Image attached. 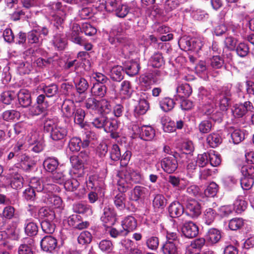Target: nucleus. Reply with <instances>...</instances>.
<instances>
[{
	"instance_id": "55",
	"label": "nucleus",
	"mask_w": 254,
	"mask_h": 254,
	"mask_svg": "<svg viewBox=\"0 0 254 254\" xmlns=\"http://www.w3.org/2000/svg\"><path fill=\"white\" fill-rule=\"evenodd\" d=\"M46 96L44 94H40L36 99V103L39 106V109L42 110L46 111L49 106V102L47 100Z\"/></svg>"
},
{
	"instance_id": "22",
	"label": "nucleus",
	"mask_w": 254,
	"mask_h": 254,
	"mask_svg": "<svg viewBox=\"0 0 254 254\" xmlns=\"http://www.w3.org/2000/svg\"><path fill=\"white\" fill-rule=\"evenodd\" d=\"M59 162L55 157H47L43 162V166L45 170L49 172L53 173L58 171Z\"/></svg>"
},
{
	"instance_id": "10",
	"label": "nucleus",
	"mask_w": 254,
	"mask_h": 254,
	"mask_svg": "<svg viewBox=\"0 0 254 254\" xmlns=\"http://www.w3.org/2000/svg\"><path fill=\"white\" fill-rule=\"evenodd\" d=\"M86 182L88 189L98 191L100 196H104L105 193L104 185L102 182L100 183L99 182L96 176H89Z\"/></svg>"
},
{
	"instance_id": "64",
	"label": "nucleus",
	"mask_w": 254,
	"mask_h": 254,
	"mask_svg": "<svg viewBox=\"0 0 254 254\" xmlns=\"http://www.w3.org/2000/svg\"><path fill=\"white\" fill-rule=\"evenodd\" d=\"M243 177L254 178V166L251 164L243 166L241 169Z\"/></svg>"
},
{
	"instance_id": "32",
	"label": "nucleus",
	"mask_w": 254,
	"mask_h": 254,
	"mask_svg": "<svg viewBox=\"0 0 254 254\" xmlns=\"http://www.w3.org/2000/svg\"><path fill=\"white\" fill-rule=\"evenodd\" d=\"M77 91L79 94L84 93L88 89L89 85L87 80L82 77L77 78L74 80Z\"/></svg>"
},
{
	"instance_id": "45",
	"label": "nucleus",
	"mask_w": 254,
	"mask_h": 254,
	"mask_svg": "<svg viewBox=\"0 0 254 254\" xmlns=\"http://www.w3.org/2000/svg\"><path fill=\"white\" fill-rule=\"evenodd\" d=\"M44 93L47 97H52L56 95L59 91V88L57 84H51L49 85H45L42 88Z\"/></svg>"
},
{
	"instance_id": "2",
	"label": "nucleus",
	"mask_w": 254,
	"mask_h": 254,
	"mask_svg": "<svg viewBox=\"0 0 254 254\" xmlns=\"http://www.w3.org/2000/svg\"><path fill=\"white\" fill-rule=\"evenodd\" d=\"M231 92L228 87H222L219 89L214 99L215 104L223 112L226 111L230 105Z\"/></svg>"
},
{
	"instance_id": "34",
	"label": "nucleus",
	"mask_w": 254,
	"mask_h": 254,
	"mask_svg": "<svg viewBox=\"0 0 254 254\" xmlns=\"http://www.w3.org/2000/svg\"><path fill=\"white\" fill-rule=\"evenodd\" d=\"M247 202L242 196H238L234 203V208L238 213H241L245 211L247 207Z\"/></svg>"
},
{
	"instance_id": "24",
	"label": "nucleus",
	"mask_w": 254,
	"mask_h": 254,
	"mask_svg": "<svg viewBox=\"0 0 254 254\" xmlns=\"http://www.w3.org/2000/svg\"><path fill=\"white\" fill-rule=\"evenodd\" d=\"M81 32H82V27L81 28L78 24L73 23L70 37L71 41L76 44H81L82 38L79 36Z\"/></svg>"
},
{
	"instance_id": "11",
	"label": "nucleus",
	"mask_w": 254,
	"mask_h": 254,
	"mask_svg": "<svg viewBox=\"0 0 254 254\" xmlns=\"http://www.w3.org/2000/svg\"><path fill=\"white\" fill-rule=\"evenodd\" d=\"M161 166L165 172L171 174L177 169L178 162L174 156L167 157L161 160Z\"/></svg>"
},
{
	"instance_id": "39",
	"label": "nucleus",
	"mask_w": 254,
	"mask_h": 254,
	"mask_svg": "<svg viewBox=\"0 0 254 254\" xmlns=\"http://www.w3.org/2000/svg\"><path fill=\"white\" fill-rule=\"evenodd\" d=\"M177 92L181 97H187L190 96L192 89L189 84H182L177 88Z\"/></svg>"
},
{
	"instance_id": "53",
	"label": "nucleus",
	"mask_w": 254,
	"mask_h": 254,
	"mask_svg": "<svg viewBox=\"0 0 254 254\" xmlns=\"http://www.w3.org/2000/svg\"><path fill=\"white\" fill-rule=\"evenodd\" d=\"M132 89L129 81L125 80L121 83L120 93L125 97H130L132 92Z\"/></svg>"
},
{
	"instance_id": "50",
	"label": "nucleus",
	"mask_w": 254,
	"mask_h": 254,
	"mask_svg": "<svg viewBox=\"0 0 254 254\" xmlns=\"http://www.w3.org/2000/svg\"><path fill=\"white\" fill-rule=\"evenodd\" d=\"M149 108V104L144 99L140 100L138 105L135 107L134 112L135 114L140 115L144 114Z\"/></svg>"
},
{
	"instance_id": "48",
	"label": "nucleus",
	"mask_w": 254,
	"mask_h": 254,
	"mask_svg": "<svg viewBox=\"0 0 254 254\" xmlns=\"http://www.w3.org/2000/svg\"><path fill=\"white\" fill-rule=\"evenodd\" d=\"M222 112L215 110L213 108H209L205 112V114L210 116V118L215 122H220L222 121L223 116Z\"/></svg>"
},
{
	"instance_id": "16",
	"label": "nucleus",
	"mask_w": 254,
	"mask_h": 254,
	"mask_svg": "<svg viewBox=\"0 0 254 254\" xmlns=\"http://www.w3.org/2000/svg\"><path fill=\"white\" fill-rule=\"evenodd\" d=\"M53 44L58 50H64L66 45V39L65 34L61 30L56 32L53 36Z\"/></svg>"
},
{
	"instance_id": "27",
	"label": "nucleus",
	"mask_w": 254,
	"mask_h": 254,
	"mask_svg": "<svg viewBox=\"0 0 254 254\" xmlns=\"http://www.w3.org/2000/svg\"><path fill=\"white\" fill-rule=\"evenodd\" d=\"M33 240L31 239L26 240V243L21 244L18 249V254H33Z\"/></svg>"
},
{
	"instance_id": "35",
	"label": "nucleus",
	"mask_w": 254,
	"mask_h": 254,
	"mask_svg": "<svg viewBox=\"0 0 254 254\" xmlns=\"http://www.w3.org/2000/svg\"><path fill=\"white\" fill-rule=\"evenodd\" d=\"M217 213L211 208H206L203 212V219L205 223L209 225L214 221Z\"/></svg>"
},
{
	"instance_id": "54",
	"label": "nucleus",
	"mask_w": 254,
	"mask_h": 254,
	"mask_svg": "<svg viewBox=\"0 0 254 254\" xmlns=\"http://www.w3.org/2000/svg\"><path fill=\"white\" fill-rule=\"evenodd\" d=\"M218 190V186L214 182L210 183L204 191L207 197H213L216 195Z\"/></svg>"
},
{
	"instance_id": "5",
	"label": "nucleus",
	"mask_w": 254,
	"mask_h": 254,
	"mask_svg": "<svg viewBox=\"0 0 254 254\" xmlns=\"http://www.w3.org/2000/svg\"><path fill=\"white\" fill-rule=\"evenodd\" d=\"M49 30L46 27H41L36 24L33 29L29 32L27 40L29 43L40 45L42 43L44 37L48 35Z\"/></svg>"
},
{
	"instance_id": "31",
	"label": "nucleus",
	"mask_w": 254,
	"mask_h": 254,
	"mask_svg": "<svg viewBox=\"0 0 254 254\" xmlns=\"http://www.w3.org/2000/svg\"><path fill=\"white\" fill-rule=\"evenodd\" d=\"M99 100L94 98H88L85 102V106L88 111L93 114L98 113Z\"/></svg>"
},
{
	"instance_id": "37",
	"label": "nucleus",
	"mask_w": 254,
	"mask_h": 254,
	"mask_svg": "<svg viewBox=\"0 0 254 254\" xmlns=\"http://www.w3.org/2000/svg\"><path fill=\"white\" fill-rule=\"evenodd\" d=\"M98 113L107 114L111 111L112 107L110 102L106 99L99 100Z\"/></svg>"
},
{
	"instance_id": "26",
	"label": "nucleus",
	"mask_w": 254,
	"mask_h": 254,
	"mask_svg": "<svg viewBox=\"0 0 254 254\" xmlns=\"http://www.w3.org/2000/svg\"><path fill=\"white\" fill-rule=\"evenodd\" d=\"M53 191H47L45 195L44 196V200L47 199L46 202L47 203L55 206V207H59L62 204V199L59 196L53 194Z\"/></svg>"
},
{
	"instance_id": "56",
	"label": "nucleus",
	"mask_w": 254,
	"mask_h": 254,
	"mask_svg": "<svg viewBox=\"0 0 254 254\" xmlns=\"http://www.w3.org/2000/svg\"><path fill=\"white\" fill-rule=\"evenodd\" d=\"M232 142L234 144H239L245 138L244 133L239 129H235L231 134Z\"/></svg>"
},
{
	"instance_id": "40",
	"label": "nucleus",
	"mask_w": 254,
	"mask_h": 254,
	"mask_svg": "<svg viewBox=\"0 0 254 254\" xmlns=\"http://www.w3.org/2000/svg\"><path fill=\"white\" fill-rule=\"evenodd\" d=\"M175 102L173 99L169 97L163 98L160 101V108L165 112H168L173 109Z\"/></svg>"
},
{
	"instance_id": "28",
	"label": "nucleus",
	"mask_w": 254,
	"mask_h": 254,
	"mask_svg": "<svg viewBox=\"0 0 254 254\" xmlns=\"http://www.w3.org/2000/svg\"><path fill=\"white\" fill-rule=\"evenodd\" d=\"M25 232L29 236H35L38 231V227L36 223L31 221L28 219L25 220Z\"/></svg>"
},
{
	"instance_id": "4",
	"label": "nucleus",
	"mask_w": 254,
	"mask_h": 254,
	"mask_svg": "<svg viewBox=\"0 0 254 254\" xmlns=\"http://www.w3.org/2000/svg\"><path fill=\"white\" fill-rule=\"evenodd\" d=\"M203 40L200 38L184 37L180 39L178 44L184 50L198 52L203 46Z\"/></svg>"
},
{
	"instance_id": "63",
	"label": "nucleus",
	"mask_w": 254,
	"mask_h": 254,
	"mask_svg": "<svg viewBox=\"0 0 254 254\" xmlns=\"http://www.w3.org/2000/svg\"><path fill=\"white\" fill-rule=\"evenodd\" d=\"M64 184L65 190L71 191L76 190L79 186V183L75 179L65 181Z\"/></svg>"
},
{
	"instance_id": "17",
	"label": "nucleus",
	"mask_w": 254,
	"mask_h": 254,
	"mask_svg": "<svg viewBox=\"0 0 254 254\" xmlns=\"http://www.w3.org/2000/svg\"><path fill=\"white\" fill-rule=\"evenodd\" d=\"M124 175H125V174L123 171L119 173V179L117 182L118 190L122 193L126 192L131 187L132 185L129 180L127 179V177L126 176L125 177Z\"/></svg>"
},
{
	"instance_id": "14",
	"label": "nucleus",
	"mask_w": 254,
	"mask_h": 254,
	"mask_svg": "<svg viewBox=\"0 0 254 254\" xmlns=\"http://www.w3.org/2000/svg\"><path fill=\"white\" fill-rule=\"evenodd\" d=\"M182 231L186 237L192 238L197 235L198 228L194 223L188 221L184 223L182 228Z\"/></svg>"
},
{
	"instance_id": "42",
	"label": "nucleus",
	"mask_w": 254,
	"mask_h": 254,
	"mask_svg": "<svg viewBox=\"0 0 254 254\" xmlns=\"http://www.w3.org/2000/svg\"><path fill=\"white\" fill-rule=\"evenodd\" d=\"M123 68L117 65L113 67L111 70V77L116 81H120L123 79Z\"/></svg>"
},
{
	"instance_id": "60",
	"label": "nucleus",
	"mask_w": 254,
	"mask_h": 254,
	"mask_svg": "<svg viewBox=\"0 0 254 254\" xmlns=\"http://www.w3.org/2000/svg\"><path fill=\"white\" fill-rule=\"evenodd\" d=\"M88 154L86 152L81 151L78 156L73 157L70 159L71 161L73 164L74 161L77 163V167L80 168L84 161L87 160Z\"/></svg>"
},
{
	"instance_id": "51",
	"label": "nucleus",
	"mask_w": 254,
	"mask_h": 254,
	"mask_svg": "<svg viewBox=\"0 0 254 254\" xmlns=\"http://www.w3.org/2000/svg\"><path fill=\"white\" fill-rule=\"evenodd\" d=\"M85 115V112L82 109L77 108L75 109L72 115L74 117V123L81 126L83 123Z\"/></svg>"
},
{
	"instance_id": "59",
	"label": "nucleus",
	"mask_w": 254,
	"mask_h": 254,
	"mask_svg": "<svg viewBox=\"0 0 254 254\" xmlns=\"http://www.w3.org/2000/svg\"><path fill=\"white\" fill-rule=\"evenodd\" d=\"M33 69L32 64L28 62L20 63L18 67V70L21 74H29Z\"/></svg>"
},
{
	"instance_id": "57",
	"label": "nucleus",
	"mask_w": 254,
	"mask_h": 254,
	"mask_svg": "<svg viewBox=\"0 0 254 254\" xmlns=\"http://www.w3.org/2000/svg\"><path fill=\"white\" fill-rule=\"evenodd\" d=\"M91 234L87 231H83L78 237V242L80 244L86 245L89 244L92 240Z\"/></svg>"
},
{
	"instance_id": "33",
	"label": "nucleus",
	"mask_w": 254,
	"mask_h": 254,
	"mask_svg": "<svg viewBox=\"0 0 254 254\" xmlns=\"http://www.w3.org/2000/svg\"><path fill=\"white\" fill-rule=\"evenodd\" d=\"M177 244L166 241L161 249L164 254H178Z\"/></svg>"
},
{
	"instance_id": "1",
	"label": "nucleus",
	"mask_w": 254,
	"mask_h": 254,
	"mask_svg": "<svg viewBox=\"0 0 254 254\" xmlns=\"http://www.w3.org/2000/svg\"><path fill=\"white\" fill-rule=\"evenodd\" d=\"M44 129L50 132V137L53 140L59 141L64 139L67 135L66 128L56 124L53 120L47 119L44 124Z\"/></svg>"
},
{
	"instance_id": "9",
	"label": "nucleus",
	"mask_w": 254,
	"mask_h": 254,
	"mask_svg": "<svg viewBox=\"0 0 254 254\" xmlns=\"http://www.w3.org/2000/svg\"><path fill=\"white\" fill-rule=\"evenodd\" d=\"M185 213L192 218H197L201 214L200 204L194 199L189 200L186 204Z\"/></svg>"
},
{
	"instance_id": "20",
	"label": "nucleus",
	"mask_w": 254,
	"mask_h": 254,
	"mask_svg": "<svg viewBox=\"0 0 254 254\" xmlns=\"http://www.w3.org/2000/svg\"><path fill=\"white\" fill-rule=\"evenodd\" d=\"M122 226L123 230H125L128 233L133 231L137 227V221L136 219L131 216L126 217L122 222Z\"/></svg>"
},
{
	"instance_id": "44",
	"label": "nucleus",
	"mask_w": 254,
	"mask_h": 254,
	"mask_svg": "<svg viewBox=\"0 0 254 254\" xmlns=\"http://www.w3.org/2000/svg\"><path fill=\"white\" fill-rule=\"evenodd\" d=\"M76 109L73 103L69 101L64 102L62 106V111L64 114L67 118L72 116L74 111Z\"/></svg>"
},
{
	"instance_id": "46",
	"label": "nucleus",
	"mask_w": 254,
	"mask_h": 254,
	"mask_svg": "<svg viewBox=\"0 0 254 254\" xmlns=\"http://www.w3.org/2000/svg\"><path fill=\"white\" fill-rule=\"evenodd\" d=\"M151 65L154 67H160L164 64V60L162 54L160 53H156L152 56L150 59Z\"/></svg>"
},
{
	"instance_id": "49",
	"label": "nucleus",
	"mask_w": 254,
	"mask_h": 254,
	"mask_svg": "<svg viewBox=\"0 0 254 254\" xmlns=\"http://www.w3.org/2000/svg\"><path fill=\"white\" fill-rule=\"evenodd\" d=\"M208 160L210 164L212 166L217 167L221 162V158L217 152L212 151H210L208 153Z\"/></svg>"
},
{
	"instance_id": "62",
	"label": "nucleus",
	"mask_w": 254,
	"mask_h": 254,
	"mask_svg": "<svg viewBox=\"0 0 254 254\" xmlns=\"http://www.w3.org/2000/svg\"><path fill=\"white\" fill-rule=\"evenodd\" d=\"M51 221L44 220L41 223L42 229L45 233L52 234L55 231V225Z\"/></svg>"
},
{
	"instance_id": "29",
	"label": "nucleus",
	"mask_w": 254,
	"mask_h": 254,
	"mask_svg": "<svg viewBox=\"0 0 254 254\" xmlns=\"http://www.w3.org/2000/svg\"><path fill=\"white\" fill-rule=\"evenodd\" d=\"M221 238L220 232L216 229H210L206 236V239L211 244L217 243Z\"/></svg>"
},
{
	"instance_id": "61",
	"label": "nucleus",
	"mask_w": 254,
	"mask_h": 254,
	"mask_svg": "<svg viewBox=\"0 0 254 254\" xmlns=\"http://www.w3.org/2000/svg\"><path fill=\"white\" fill-rule=\"evenodd\" d=\"M244 224V220L242 218H235L230 220L229 227L232 230H237L242 228Z\"/></svg>"
},
{
	"instance_id": "30",
	"label": "nucleus",
	"mask_w": 254,
	"mask_h": 254,
	"mask_svg": "<svg viewBox=\"0 0 254 254\" xmlns=\"http://www.w3.org/2000/svg\"><path fill=\"white\" fill-rule=\"evenodd\" d=\"M207 142L212 148H215L219 145L222 141L221 135L218 133L210 134L207 137Z\"/></svg>"
},
{
	"instance_id": "6",
	"label": "nucleus",
	"mask_w": 254,
	"mask_h": 254,
	"mask_svg": "<svg viewBox=\"0 0 254 254\" xmlns=\"http://www.w3.org/2000/svg\"><path fill=\"white\" fill-rule=\"evenodd\" d=\"M132 130L133 134H139L140 138L144 140H151L155 135L154 129L149 126L140 127L138 125L134 124L132 126Z\"/></svg>"
},
{
	"instance_id": "41",
	"label": "nucleus",
	"mask_w": 254,
	"mask_h": 254,
	"mask_svg": "<svg viewBox=\"0 0 254 254\" xmlns=\"http://www.w3.org/2000/svg\"><path fill=\"white\" fill-rule=\"evenodd\" d=\"M146 190L145 187L140 186H135L131 192V199L134 201H137L143 196Z\"/></svg>"
},
{
	"instance_id": "38",
	"label": "nucleus",
	"mask_w": 254,
	"mask_h": 254,
	"mask_svg": "<svg viewBox=\"0 0 254 254\" xmlns=\"http://www.w3.org/2000/svg\"><path fill=\"white\" fill-rule=\"evenodd\" d=\"M160 74V71H157L154 73H149L144 75L142 77V81L146 84H156L159 82L157 76Z\"/></svg>"
},
{
	"instance_id": "12",
	"label": "nucleus",
	"mask_w": 254,
	"mask_h": 254,
	"mask_svg": "<svg viewBox=\"0 0 254 254\" xmlns=\"http://www.w3.org/2000/svg\"><path fill=\"white\" fill-rule=\"evenodd\" d=\"M41 247L44 251L52 253L57 247V240L51 236H45L41 241Z\"/></svg>"
},
{
	"instance_id": "43",
	"label": "nucleus",
	"mask_w": 254,
	"mask_h": 254,
	"mask_svg": "<svg viewBox=\"0 0 254 254\" xmlns=\"http://www.w3.org/2000/svg\"><path fill=\"white\" fill-rule=\"evenodd\" d=\"M83 147V142L78 137L72 138L68 143V147L72 152H78L80 150L81 147Z\"/></svg>"
},
{
	"instance_id": "13",
	"label": "nucleus",
	"mask_w": 254,
	"mask_h": 254,
	"mask_svg": "<svg viewBox=\"0 0 254 254\" xmlns=\"http://www.w3.org/2000/svg\"><path fill=\"white\" fill-rule=\"evenodd\" d=\"M101 219L103 222L107 224V225H114L117 219V215L114 209L109 206L105 207Z\"/></svg>"
},
{
	"instance_id": "18",
	"label": "nucleus",
	"mask_w": 254,
	"mask_h": 254,
	"mask_svg": "<svg viewBox=\"0 0 254 254\" xmlns=\"http://www.w3.org/2000/svg\"><path fill=\"white\" fill-rule=\"evenodd\" d=\"M168 212L171 217L177 218L182 215L184 212V209L179 201H174L169 205Z\"/></svg>"
},
{
	"instance_id": "23",
	"label": "nucleus",
	"mask_w": 254,
	"mask_h": 254,
	"mask_svg": "<svg viewBox=\"0 0 254 254\" xmlns=\"http://www.w3.org/2000/svg\"><path fill=\"white\" fill-rule=\"evenodd\" d=\"M107 89V88L105 84L95 83L91 89V93L93 96L102 98L106 95Z\"/></svg>"
},
{
	"instance_id": "47",
	"label": "nucleus",
	"mask_w": 254,
	"mask_h": 254,
	"mask_svg": "<svg viewBox=\"0 0 254 254\" xmlns=\"http://www.w3.org/2000/svg\"><path fill=\"white\" fill-rule=\"evenodd\" d=\"M114 204L116 207L121 210L125 208L126 195L124 193H119L114 197Z\"/></svg>"
},
{
	"instance_id": "21",
	"label": "nucleus",
	"mask_w": 254,
	"mask_h": 254,
	"mask_svg": "<svg viewBox=\"0 0 254 254\" xmlns=\"http://www.w3.org/2000/svg\"><path fill=\"white\" fill-rule=\"evenodd\" d=\"M17 97L19 103L22 107H27L31 104V95L27 90H20L17 94Z\"/></svg>"
},
{
	"instance_id": "3",
	"label": "nucleus",
	"mask_w": 254,
	"mask_h": 254,
	"mask_svg": "<svg viewBox=\"0 0 254 254\" xmlns=\"http://www.w3.org/2000/svg\"><path fill=\"white\" fill-rule=\"evenodd\" d=\"M105 7L107 11L115 12V15L120 18L125 17L129 11L128 6L122 3L120 0H108Z\"/></svg>"
},
{
	"instance_id": "8",
	"label": "nucleus",
	"mask_w": 254,
	"mask_h": 254,
	"mask_svg": "<svg viewBox=\"0 0 254 254\" xmlns=\"http://www.w3.org/2000/svg\"><path fill=\"white\" fill-rule=\"evenodd\" d=\"M254 107L251 102L247 101L244 103L236 104L232 108V113L235 118H242L247 112L252 111Z\"/></svg>"
},
{
	"instance_id": "36",
	"label": "nucleus",
	"mask_w": 254,
	"mask_h": 254,
	"mask_svg": "<svg viewBox=\"0 0 254 254\" xmlns=\"http://www.w3.org/2000/svg\"><path fill=\"white\" fill-rule=\"evenodd\" d=\"M167 203V199L164 196L161 194L155 195L153 200V206L155 209H163Z\"/></svg>"
},
{
	"instance_id": "19",
	"label": "nucleus",
	"mask_w": 254,
	"mask_h": 254,
	"mask_svg": "<svg viewBox=\"0 0 254 254\" xmlns=\"http://www.w3.org/2000/svg\"><path fill=\"white\" fill-rule=\"evenodd\" d=\"M126 73L130 76L136 75L140 69V64L138 59L131 60L125 65Z\"/></svg>"
},
{
	"instance_id": "52",
	"label": "nucleus",
	"mask_w": 254,
	"mask_h": 254,
	"mask_svg": "<svg viewBox=\"0 0 254 254\" xmlns=\"http://www.w3.org/2000/svg\"><path fill=\"white\" fill-rule=\"evenodd\" d=\"M105 124L104 129L107 132L115 131L118 128V122L115 119H108L106 117Z\"/></svg>"
},
{
	"instance_id": "58",
	"label": "nucleus",
	"mask_w": 254,
	"mask_h": 254,
	"mask_svg": "<svg viewBox=\"0 0 254 254\" xmlns=\"http://www.w3.org/2000/svg\"><path fill=\"white\" fill-rule=\"evenodd\" d=\"M159 238L156 236H151L147 238L146 245L147 248L151 250L155 251L157 249L159 246Z\"/></svg>"
},
{
	"instance_id": "25",
	"label": "nucleus",
	"mask_w": 254,
	"mask_h": 254,
	"mask_svg": "<svg viewBox=\"0 0 254 254\" xmlns=\"http://www.w3.org/2000/svg\"><path fill=\"white\" fill-rule=\"evenodd\" d=\"M73 209L75 212L81 213L86 216H90L92 214V207L83 203H77L73 205Z\"/></svg>"
},
{
	"instance_id": "7",
	"label": "nucleus",
	"mask_w": 254,
	"mask_h": 254,
	"mask_svg": "<svg viewBox=\"0 0 254 254\" xmlns=\"http://www.w3.org/2000/svg\"><path fill=\"white\" fill-rule=\"evenodd\" d=\"M29 187L38 192L43 191L44 193H47V191H54L56 186L51 184H44L39 178L33 177L30 179Z\"/></svg>"
},
{
	"instance_id": "15",
	"label": "nucleus",
	"mask_w": 254,
	"mask_h": 254,
	"mask_svg": "<svg viewBox=\"0 0 254 254\" xmlns=\"http://www.w3.org/2000/svg\"><path fill=\"white\" fill-rule=\"evenodd\" d=\"M123 172L125 174V175L124 176H126L131 183L140 184L143 180V176L138 171L127 168Z\"/></svg>"
}]
</instances>
